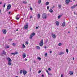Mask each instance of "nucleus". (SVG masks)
Returning a JSON list of instances; mask_svg holds the SVG:
<instances>
[{
    "label": "nucleus",
    "instance_id": "obj_1",
    "mask_svg": "<svg viewBox=\"0 0 77 77\" xmlns=\"http://www.w3.org/2000/svg\"><path fill=\"white\" fill-rule=\"evenodd\" d=\"M42 18L43 19H46L47 18V14L45 13H43L42 16Z\"/></svg>",
    "mask_w": 77,
    "mask_h": 77
},
{
    "label": "nucleus",
    "instance_id": "obj_2",
    "mask_svg": "<svg viewBox=\"0 0 77 77\" xmlns=\"http://www.w3.org/2000/svg\"><path fill=\"white\" fill-rule=\"evenodd\" d=\"M44 45V40L43 39H42L41 40L40 43H39V45L41 46V47H42V46H43Z\"/></svg>",
    "mask_w": 77,
    "mask_h": 77
},
{
    "label": "nucleus",
    "instance_id": "obj_3",
    "mask_svg": "<svg viewBox=\"0 0 77 77\" xmlns=\"http://www.w3.org/2000/svg\"><path fill=\"white\" fill-rule=\"evenodd\" d=\"M35 32H33L30 35L29 38L30 39H32V38H33V36H35Z\"/></svg>",
    "mask_w": 77,
    "mask_h": 77
},
{
    "label": "nucleus",
    "instance_id": "obj_4",
    "mask_svg": "<svg viewBox=\"0 0 77 77\" xmlns=\"http://www.w3.org/2000/svg\"><path fill=\"white\" fill-rule=\"evenodd\" d=\"M20 15L19 14H18L16 16V20H20Z\"/></svg>",
    "mask_w": 77,
    "mask_h": 77
},
{
    "label": "nucleus",
    "instance_id": "obj_5",
    "mask_svg": "<svg viewBox=\"0 0 77 77\" xmlns=\"http://www.w3.org/2000/svg\"><path fill=\"white\" fill-rule=\"evenodd\" d=\"M28 29V24L26 23L25 25L24 26V29L26 30Z\"/></svg>",
    "mask_w": 77,
    "mask_h": 77
},
{
    "label": "nucleus",
    "instance_id": "obj_6",
    "mask_svg": "<svg viewBox=\"0 0 77 77\" xmlns=\"http://www.w3.org/2000/svg\"><path fill=\"white\" fill-rule=\"evenodd\" d=\"M27 73V72L26 70H23V74L24 75H25Z\"/></svg>",
    "mask_w": 77,
    "mask_h": 77
},
{
    "label": "nucleus",
    "instance_id": "obj_7",
    "mask_svg": "<svg viewBox=\"0 0 77 77\" xmlns=\"http://www.w3.org/2000/svg\"><path fill=\"white\" fill-rule=\"evenodd\" d=\"M77 6V4H76V5H74L73 6L71 7V9H74L75 7Z\"/></svg>",
    "mask_w": 77,
    "mask_h": 77
},
{
    "label": "nucleus",
    "instance_id": "obj_8",
    "mask_svg": "<svg viewBox=\"0 0 77 77\" xmlns=\"http://www.w3.org/2000/svg\"><path fill=\"white\" fill-rule=\"evenodd\" d=\"M2 32L4 34H6L7 32V31H6V29H2Z\"/></svg>",
    "mask_w": 77,
    "mask_h": 77
},
{
    "label": "nucleus",
    "instance_id": "obj_9",
    "mask_svg": "<svg viewBox=\"0 0 77 77\" xmlns=\"http://www.w3.org/2000/svg\"><path fill=\"white\" fill-rule=\"evenodd\" d=\"M7 60L8 61V62H12V60H11V59L9 57L7 58Z\"/></svg>",
    "mask_w": 77,
    "mask_h": 77
},
{
    "label": "nucleus",
    "instance_id": "obj_10",
    "mask_svg": "<svg viewBox=\"0 0 77 77\" xmlns=\"http://www.w3.org/2000/svg\"><path fill=\"white\" fill-rule=\"evenodd\" d=\"M11 5H9L7 6V9H11Z\"/></svg>",
    "mask_w": 77,
    "mask_h": 77
},
{
    "label": "nucleus",
    "instance_id": "obj_11",
    "mask_svg": "<svg viewBox=\"0 0 77 77\" xmlns=\"http://www.w3.org/2000/svg\"><path fill=\"white\" fill-rule=\"evenodd\" d=\"M69 0H66V5H68L69 3Z\"/></svg>",
    "mask_w": 77,
    "mask_h": 77
},
{
    "label": "nucleus",
    "instance_id": "obj_12",
    "mask_svg": "<svg viewBox=\"0 0 77 77\" xmlns=\"http://www.w3.org/2000/svg\"><path fill=\"white\" fill-rule=\"evenodd\" d=\"M52 37H53V38H54V39H55V38H56V35L53 34H52Z\"/></svg>",
    "mask_w": 77,
    "mask_h": 77
},
{
    "label": "nucleus",
    "instance_id": "obj_13",
    "mask_svg": "<svg viewBox=\"0 0 77 77\" xmlns=\"http://www.w3.org/2000/svg\"><path fill=\"white\" fill-rule=\"evenodd\" d=\"M35 48L37 50H40V47L38 46H36L35 47Z\"/></svg>",
    "mask_w": 77,
    "mask_h": 77
},
{
    "label": "nucleus",
    "instance_id": "obj_14",
    "mask_svg": "<svg viewBox=\"0 0 77 77\" xmlns=\"http://www.w3.org/2000/svg\"><path fill=\"white\" fill-rule=\"evenodd\" d=\"M18 54V52H15L14 53H11V54H14V55H15V54Z\"/></svg>",
    "mask_w": 77,
    "mask_h": 77
},
{
    "label": "nucleus",
    "instance_id": "obj_15",
    "mask_svg": "<svg viewBox=\"0 0 77 77\" xmlns=\"http://www.w3.org/2000/svg\"><path fill=\"white\" fill-rule=\"evenodd\" d=\"M23 58H25L26 57V55L25 53H23Z\"/></svg>",
    "mask_w": 77,
    "mask_h": 77
},
{
    "label": "nucleus",
    "instance_id": "obj_16",
    "mask_svg": "<svg viewBox=\"0 0 77 77\" xmlns=\"http://www.w3.org/2000/svg\"><path fill=\"white\" fill-rule=\"evenodd\" d=\"M62 26L63 27H65V22H63L62 24Z\"/></svg>",
    "mask_w": 77,
    "mask_h": 77
},
{
    "label": "nucleus",
    "instance_id": "obj_17",
    "mask_svg": "<svg viewBox=\"0 0 77 77\" xmlns=\"http://www.w3.org/2000/svg\"><path fill=\"white\" fill-rule=\"evenodd\" d=\"M69 74H70V75H73V72L71 71L69 72Z\"/></svg>",
    "mask_w": 77,
    "mask_h": 77
},
{
    "label": "nucleus",
    "instance_id": "obj_18",
    "mask_svg": "<svg viewBox=\"0 0 77 77\" xmlns=\"http://www.w3.org/2000/svg\"><path fill=\"white\" fill-rule=\"evenodd\" d=\"M62 54H64V52H61L60 53L59 55H62Z\"/></svg>",
    "mask_w": 77,
    "mask_h": 77
},
{
    "label": "nucleus",
    "instance_id": "obj_19",
    "mask_svg": "<svg viewBox=\"0 0 77 77\" xmlns=\"http://www.w3.org/2000/svg\"><path fill=\"white\" fill-rule=\"evenodd\" d=\"M56 23L57 26H59V23L57 21H56Z\"/></svg>",
    "mask_w": 77,
    "mask_h": 77
},
{
    "label": "nucleus",
    "instance_id": "obj_20",
    "mask_svg": "<svg viewBox=\"0 0 77 77\" xmlns=\"http://www.w3.org/2000/svg\"><path fill=\"white\" fill-rule=\"evenodd\" d=\"M49 11L50 12H51V13H52V12H53V10L52 9H51L49 10Z\"/></svg>",
    "mask_w": 77,
    "mask_h": 77
},
{
    "label": "nucleus",
    "instance_id": "obj_21",
    "mask_svg": "<svg viewBox=\"0 0 77 77\" xmlns=\"http://www.w3.org/2000/svg\"><path fill=\"white\" fill-rule=\"evenodd\" d=\"M23 3H24V4H25V5H26L27 3V2H25L24 1H23Z\"/></svg>",
    "mask_w": 77,
    "mask_h": 77
},
{
    "label": "nucleus",
    "instance_id": "obj_22",
    "mask_svg": "<svg viewBox=\"0 0 77 77\" xmlns=\"http://www.w3.org/2000/svg\"><path fill=\"white\" fill-rule=\"evenodd\" d=\"M41 0H38V4H41Z\"/></svg>",
    "mask_w": 77,
    "mask_h": 77
},
{
    "label": "nucleus",
    "instance_id": "obj_23",
    "mask_svg": "<svg viewBox=\"0 0 77 77\" xmlns=\"http://www.w3.org/2000/svg\"><path fill=\"white\" fill-rule=\"evenodd\" d=\"M23 71L22 70H21L20 71V74H22V73H23Z\"/></svg>",
    "mask_w": 77,
    "mask_h": 77
},
{
    "label": "nucleus",
    "instance_id": "obj_24",
    "mask_svg": "<svg viewBox=\"0 0 77 77\" xmlns=\"http://www.w3.org/2000/svg\"><path fill=\"white\" fill-rule=\"evenodd\" d=\"M8 65L9 66L11 65H12V63L11 62H8Z\"/></svg>",
    "mask_w": 77,
    "mask_h": 77
},
{
    "label": "nucleus",
    "instance_id": "obj_25",
    "mask_svg": "<svg viewBox=\"0 0 77 77\" xmlns=\"http://www.w3.org/2000/svg\"><path fill=\"white\" fill-rule=\"evenodd\" d=\"M37 16H38V18H40V14H38Z\"/></svg>",
    "mask_w": 77,
    "mask_h": 77
},
{
    "label": "nucleus",
    "instance_id": "obj_26",
    "mask_svg": "<svg viewBox=\"0 0 77 77\" xmlns=\"http://www.w3.org/2000/svg\"><path fill=\"white\" fill-rule=\"evenodd\" d=\"M23 48H24L26 47V46L24 44L22 45Z\"/></svg>",
    "mask_w": 77,
    "mask_h": 77
},
{
    "label": "nucleus",
    "instance_id": "obj_27",
    "mask_svg": "<svg viewBox=\"0 0 77 77\" xmlns=\"http://www.w3.org/2000/svg\"><path fill=\"white\" fill-rule=\"evenodd\" d=\"M3 54L5 55H6V52H5V51H3Z\"/></svg>",
    "mask_w": 77,
    "mask_h": 77
},
{
    "label": "nucleus",
    "instance_id": "obj_28",
    "mask_svg": "<svg viewBox=\"0 0 77 77\" xmlns=\"http://www.w3.org/2000/svg\"><path fill=\"white\" fill-rule=\"evenodd\" d=\"M37 59L38 60H41V58L40 57H38L37 58Z\"/></svg>",
    "mask_w": 77,
    "mask_h": 77
},
{
    "label": "nucleus",
    "instance_id": "obj_29",
    "mask_svg": "<svg viewBox=\"0 0 77 77\" xmlns=\"http://www.w3.org/2000/svg\"><path fill=\"white\" fill-rule=\"evenodd\" d=\"M62 45V44L61 43H59L58 44V46H61Z\"/></svg>",
    "mask_w": 77,
    "mask_h": 77
},
{
    "label": "nucleus",
    "instance_id": "obj_30",
    "mask_svg": "<svg viewBox=\"0 0 77 77\" xmlns=\"http://www.w3.org/2000/svg\"><path fill=\"white\" fill-rule=\"evenodd\" d=\"M49 5V2H47L46 3V5Z\"/></svg>",
    "mask_w": 77,
    "mask_h": 77
},
{
    "label": "nucleus",
    "instance_id": "obj_31",
    "mask_svg": "<svg viewBox=\"0 0 77 77\" xmlns=\"http://www.w3.org/2000/svg\"><path fill=\"white\" fill-rule=\"evenodd\" d=\"M45 57H47V53H45Z\"/></svg>",
    "mask_w": 77,
    "mask_h": 77
},
{
    "label": "nucleus",
    "instance_id": "obj_32",
    "mask_svg": "<svg viewBox=\"0 0 77 77\" xmlns=\"http://www.w3.org/2000/svg\"><path fill=\"white\" fill-rule=\"evenodd\" d=\"M66 53H68L69 51H68V49H66Z\"/></svg>",
    "mask_w": 77,
    "mask_h": 77
},
{
    "label": "nucleus",
    "instance_id": "obj_33",
    "mask_svg": "<svg viewBox=\"0 0 77 77\" xmlns=\"http://www.w3.org/2000/svg\"><path fill=\"white\" fill-rule=\"evenodd\" d=\"M5 6H6V4L5 3L4 5V6H3V7L4 8H5Z\"/></svg>",
    "mask_w": 77,
    "mask_h": 77
},
{
    "label": "nucleus",
    "instance_id": "obj_34",
    "mask_svg": "<svg viewBox=\"0 0 77 77\" xmlns=\"http://www.w3.org/2000/svg\"><path fill=\"white\" fill-rule=\"evenodd\" d=\"M58 7H59V8H61V5H58Z\"/></svg>",
    "mask_w": 77,
    "mask_h": 77
},
{
    "label": "nucleus",
    "instance_id": "obj_35",
    "mask_svg": "<svg viewBox=\"0 0 77 77\" xmlns=\"http://www.w3.org/2000/svg\"><path fill=\"white\" fill-rule=\"evenodd\" d=\"M41 70H39L38 72V74H40V73H41Z\"/></svg>",
    "mask_w": 77,
    "mask_h": 77
},
{
    "label": "nucleus",
    "instance_id": "obj_36",
    "mask_svg": "<svg viewBox=\"0 0 77 77\" xmlns=\"http://www.w3.org/2000/svg\"><path fill=\"white\" fill-rule=\"evenodd\" d=\"M30 9L31 11H33V8H30Z\"/></svg>",
    "mask_w": 77,
    "mask_h": 77
},
{
    "label": "nucleus",
    "instance_id": "obj_37",
    "mask_svg": "<svg viewBox=\"0 0 77 77\" xmlns=\"http://www.w3.org/2000/svg\"><path fill=\"white\" fill-rule=\"evenodd\" d=\"M61 16L60 15H59L58 17V18H60Z\"/></svg>",
    "mask_w": 77,
    "mask_h": 77
},
{
    "label": "nucleus",
    "instance_id": "obj_38",
    "mask_svg": "<svg viewBox=\"0 0 77 77\" xmlns=\"http://www.w3.org/2000/svg\"><path fill=\"white\" fill-rule=\"evenodd\" d=\"M48 70L49 71H51V69H50V68H49L48 69Z\"/></svg>",
    "mask_w": 77,
    "mask_h": 77
},
{
    "label": "nucleus",
    "instance_id": "obj_39",
    "mask_svg": "<svg viewBox=\"0 0 77 77\" xmlns=\"http://www.w3.org/2000/svg\"><path fill=\"white\" fill-rule=\"evenodd\" d=\"M44 48H47V47L45 45L44 46Z\"/></svg>",
    "mask_w": 77,
    "mask_h": 77
},
{
    "label": "nucleus",
    "instance_id": "obj_40",
    "mask_svg": "<svg viewBox=\"0 0 77 77\" xmlns=\"http://www.w3.org/2000/svg\"><path fill=\"white\" fill-rule=\"evenodd\" d=\"M26 44H28V42H27V41L26 42Z\"/></svg>",
    "mask_w": 77,
    "mask_h": 77
},
{
    "label": "nucleus",
    "instance_id": "obj_41",
    "mask_svg": "<svg viewBox=\"0 0 77 77\" xmlns=\"http://www.w3.org/2000/svg\"><path fill=\"white\" fill-rule=\"evenodd\" d=\"M13 46H14L15 45V44L14 43H13Z\"/></svg>",
    "mask_w": 77,
    "mask_h": 77
},
{
    "label": "nucleus",
    "instance_id": "obj_42",
    "mask_svg": "<svg viewBox=\"0 0 77 77\" xmlns=\"http://www.w3.org/2000/svg\"><path fill=\"white\" fill-rule=\"evenodd\" d=\"M47 9H49V7L48 6L47 7Z\"/></svg>",
    "mask_w": 77,
    "mask_h": 77
},
{
    "label": "nucleus",
    "instance_id": "obj_43",
    "mask_svg": "<svg viewBox=\"0 0 77 77\" xmlns=\"http://www.w3.org/2000/svg\"><path fill=\"white\" fill-rule=\"evenodd\" d=\"M46 72H47L48 73L49 72H48V70H46Z\"/></svg>",
    "mask_w": 77,
    "mask_h": 77
},
{
    "label": "nucleus",
    "instance_id": "obj_44",
    "mask_svg": "<svg viewBox=\"0 0 77 77\" xmlns=\"http://www.w3.org/2000/svg\"><path fill=\"white\" fill-rule=\"evenodd\" d=\"M9 40H10V41H12V39H9Z\"/></svg>",
    "mask_w": 77,
    "mask_h": 77
},
{
    "label": "nucleus",
    "instance_id": "obj_45",
    "mask_svg": "<svg viewBox=\"0 0 77 77\" xmlns=\"http://www.w3.org/2000/svg\"><path fill=\"white\" fill-rule=\"evenodd\" d=\"M46 42H48V39H47L46 41Z\"/></svg>",
    "mask_w": 77,
    "mask_h": 77
},
{
    "label": "nucleus",
    "instance_id": "obj_46",
    "mask_svg": "<svg viewBox=\"0 0 77 77\" xmlns=\"http://www.w3.org/2000/svg\"><path fill=\"white\" fill-rule=\"evenodd\" d=\"M8 14H11V12L9 11L8 13Z\"/></svg>",
    "mask_w": 77,
    "mask_h": 77
},
{
    "label": "nucleus",
    "instance_id": "obj_47",
    "mask_svg": "<svg viewBox=\"0 0 77 77\" xmlns=\"http://www.w3.org/2000/svg\"><path fill=\"white\" fill-rule=\"evenodd\" d=\"M52 53V51H50V53Z\"/></svg>",
    "mask_w": 77,
    "mask_h": 77
},
{
    "label": "nucleus",
    "instance_id": "obj_48",
    "mask_svg": "<svg viewBox=\"0 0 77 77\" xmlns=\"http://www.w3.org/2000/svg\"><path fill=\"white\" fill-rule=\"evenodd\" d=\"M2 2H0V4L1 5V4H2Z\"/></svg>",
    "mask_w": 77,
    "mask_h": 77
},
{
    "label": "nucleus",
    "instance_id": "obj_49",
    "mask_svg": "<svg viewBox=\"0 0 77 77\" xmlns=\"http://www.w3.org/2000/svg\"><path fill=\"white\" fill-rule=\"evenodd\" d=\"M42 77H44V75L42 74Z\"/></svg>",
    "mask_w": 77,
    "mask_h": 77
},
{
    "label": "nucleus",
    "instance_id": "obj_50",
    "mask_svg": "<svg viewBox=\"0 0 77 77\" xmlns=\"http://www.w3.org/2000/svg\"><path fill=\"white\" fill-rule=\"evenodd\" d=\"M63 77V75L62 74L61 75V77Z\"/></svg>",
    "mask_w": 77,
    "mask_h": 77
},
{
    "label": "nucleus",
    "instance_id": "obj_51",
    "mask_svg": "<svg viewBox=\"0 0 77 77\" xmlns=\"http://www.w3.org/2000/svg\"><path fill=\"white\" fill-rule=\"evenodd\" d=\"M36 29H38V27H36Z\"/></svg>",
    "mask_w": 77,
    "mask_h": 77
},
{
    "label": "nucleus",
    "instance_id": "obj_52",
    "mask_svg": "<svg viewBox=\"0 0 77 77\" xmlns=\"http://www.w3.org/2000/svg\"><path fill=\"white\" fill-rule=\"evenodd\" d=\"M7 48H9V46H7Z\"/></svg>",
    "mask_w": 77,
    "mask_h": 77
},
{
    "label": "nucleus",
    "instance_id": "obj_53",
    "mask_svg": "<svg viewBox=\"0 0 77 77\" xmlns=\"http://www.w3.org/2000/svg\"><path fill=\"white\" fill-rule=\"evenodd\" d=\"M32 18V17L30 16V19H31V18Z\"/></svg>",
    "mask_w": 77,
    "mask_h": 77
},
{
    "label": "nucleus",
    "instance_id": "obj_54",
    "mask_svg": "<svg viewBox=\"0 0 77 77\" xmlns=\"http://www.w3.org/2000/svg\"><path fill=\"white\" fill-rule=\"evenodd\" d=\"M33 63H36V62H35V61H33Z\"/></svg>",
    "mask_w": 77,
    "mask_h": 77
},
{
    "label": "nucleus",
    "instance_id": "obj_55",
    "mask_svg": "<svg viewBox=\"0 0 77 77\" xmlns=\"http://www.w3.org/2000/svg\"><path fill=\"white\" fill-rule=\"evenodd\" d=\"M49 75H52V74L51 73V74H50Z\"/></svg>",
    "mask_w": 77,
    "mask_h": 77
},
{
    "label": "nucleus",
    "instance_id": "obj_56",
    "mask_svg": "<svg viewBox=\"0 0 77 77\" xmlns=\"http://www.w3.org/2000/svg\"><path fill=\"white\" fill-rule=\"evenodd\" d=\"M18 29H17L16 30V31H18Z\"/></svg>",
    "mask_w": 77,
    "mask_h": 77
},
{
    "label": "nucleus",
    "instance_id": "obj_57",
    "mask_svg": "<svg viewBox=\"0 0 77 77\" xmlns=\"http://www.w3.org/2000/svg\"><path fill=\"white\" fill-rule=\"evenodd\" d=\"M27 60V59H25V61H26V60Z\"/></svg>",
    "mask_w": 77,
    "mask_h": 77
},
{
    "label": "nucleus",
    "instance_id": "obj_58",
    "mask_svg": "<svg viewBox=\"0 0 77 77\" xmlns=\"http://www.w3.org/2000/svg\"><path fill=\"white\" fill-rule=\"evenodd\" d=\"M73 60H74V57L73 58Z\"/></svg>",
    "mask_w": 77,
    "mask_h": 77
},
{
    "label": "nucleus",
    "instance_id": "obj_59",
    "mask_svg": "<svg viewBox=\"0 0 77 77\" xmlns=\"http://www.w3.org/2000/svg\"><path fill=\"white\" fill-rule=\"evenodd\" d=\"M74 14L75 15V12H74Z\"/></svg>",
    "mask_w": 77,
    "mask_h": 77
},
{
    "label": "nucleus",
    "instance_id": "obj_60",
    "mask_svg": "<svg viewBox=\"0 0 77 77\" xmlns=\"http://www.w3.org/2000/svg\"><path fill=\"white\" fill-rule=\"evenodd\" d=\"M48 75H50V73H49H49H48Z\"/></svg>",
    "mask_w": 77,
    "mask_h": 77
},
{
    "label": "nucleus",
    "instance_id": "obj_61",
    "mask_svg": "<svg viewBox=\"0 0 77 77\" xmlns=\"http://www.w3.org/2000/svg\"><path fill=\"white\" fill-rule=\"evenodd\" d=\"M54 8V6H53V8Z\"/></svg>",
    "mask_w": 77,
    "mask_h": 77
},
{
    "label": "nucleus",
    "instance_id": "obj_62",
    "mask_svg": "<svg viewBox=\"0 0 77 77\" xmlns=\"http://www.w3.org/2000/svg\"><path fill=\"white\" fill-rule=\"evenodd\" d=\"M1 10H0V13H1Z\"/></svg>",
    "mask_w": 77,
    "mask_h": 77
},
{
    "label": "nucleus",
    "instance_id": "obj_63",
    "mask_svg": "<svg viewBox=\"0 0 77 77\" xmlns=\"http://www.w3.org/2000/svg\"><path fill=\"white\" fill-rule=\"evenodd\" d=\"M74 2H75V0H73Z\"/></svg>",
    "mask_w": 77,
    "mask_h": 77
},
{
    "label": "nucleus",
    "instance_id": "obj_64",
    "mask_svg": "<svg viewBox=\"0 0 77 77\" xmlns=\"http://www.w3.org/2000/svg\"><path fill=\"white\" fill-rule=\"evenodd\" d=\"M76 29L77 30V27H76Z\"/></svg>",
    "mask_w": 77,
    "mask_h": 77
}]
</instances>
